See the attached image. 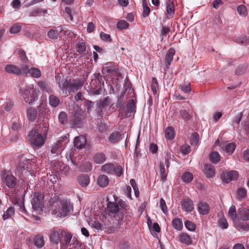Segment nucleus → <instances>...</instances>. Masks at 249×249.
I'll use <instances>...</instances> for the list:
<instances>
[{
    "instance_id": "1",
    "label": "nucleus",
    "mask_w": 249,
    "mask_h": 249,
    "mask_svg": "<svg viewBox=\"0 0 249 249\" xmlns=\"http://www.w3.org/2000/svg\"><path fill=\"white\" fill-rule=\"evenodd\" d=\"M107 208L110 213H117L114 217L118 221L119 224H120L123 219L129 221L131 218L128 206L124 201L120 200L118 204L109 202L107 204Z\"/></svg>"
},
{
    "instance_id": "2",
    "label": "nucleus",
    "mask_w": 249,
    "mask_h": 249,
    "mask_svg": "<svg viewBox=\"0 0 249 249\" xmlns=\"http://www.w3.org/2000/svg\"><path fill=\"white\" fill-rule=\"evenodd\" d=\"M48 129V127L45 125L41 129L31 130L28 135L29 142L35 147L42 146L46 140Z\"/></svg>"
},
{
    "instance_id": "3",
    "label": "nucleus",
    "mask_w": 249,
    "mask_h": 249,
    "mask_svg": "<svg viewBox=\"0 0 249 249\" xmlns=\"http://www.w3.org/2000/svg\"><path fill=\"white\" fill-rule=\"evenodd\" d=\"M56 207L53 213L59 217H65L73 211V207L70 200L62 199L56 202Z\"/></svg>"
},
{
    "instance_id": "4",
    "label": "nucleus",
    "mask_w": 249,
    "mask_h": 249,
    "mask_svg": "<svg viewBox=\"0 0 249 249\" xmlns=\"http://www.w3.org/2000/svg\"><path fill=\"white\" fill-rule=\"evenodd\" d=\"M20 93L26 103L31 104L37 99V90L33 84H30L22 89Z\"/></svg>"
},
{
    "instance_id": "5",
    "label": "nucleus",
    "mask_w": 249,
    "mask_h": 249,
    "mask_svg": "<svg viewBox=\"0 0 249 249\" xmlns=\"http://www.w3.org/2000/svg\"><path fill=\"white\" fill-rule=\"evenodd\" d=\"M83 85V81L79 79L66 80L63 83H58L59 88L64 92L68 90L69 92H74L80 89Z\"/></svg>"
},
{
    "instance_id": "6",
    "label": "nucleus",
    "mask_w": 249,
    "mask_h": 249,
    "mask_svg": "<svg viewBox=\"0 0 249 249\" xmlns=\"http://www.w3.org/2000/svg\"><path fill=\"white\" fill-rule=\"evenodd\" d=\"M72 234L69 232L63 231H61V239L60 241V245L61 246H66L67 247H70L72 248L75 245L76 246L79 244L78 240L73 238L72 239Z\"/></svg>"
},
{
    "instance_id": "7",
    "label": "nucleus",
    "mask_w": 249,
    "mask_h": 249,
    "mask_svg": "<svg viewBox=\"0 0 249 249\" xmlns=\"http://www.w3.org/2000/svg\"><path fill=\"white\" fill-rule=\"evenodd\" d=\"M31 204L35 211H41L44 207V197L41 192H36L32 196Z\"/></svg>"
},
{
    "instance_id": "8",
    "label": "nucleus",
    "mask_w": 249,
    "mask_h": 249,
    "mask_svg": "<svg viewBox=\"0 0 249 249\" xmlns=\"http://www.w3.org/2000/svg\"><path fill=\"white\" fill-rule=\"evenodd\" d=\"M19 167L21 170H26L31 174V172L37 168V165L36 160L26 159L22 157V161L19 163Z\"/></svg>"
},
{
    "instance_id": "9",
    "label": "nucleus",
    "mask_w": 249,
    "mask_h": 249,
    "mask_svg": "<svg viewBox=\"0 0 249 249\" xmlns=\"http://www.w3.org/2000/svg\"><path fill=\"white\" fill-rule=\"evenodd\" d=\"M1 179L9 188H14L17 184V178L12 174L6 171L1 172Z\"/></svg>"
},
{
    "instance_id": "10",
    "label": "nucleus",
    "mask_w": 249,
    "mask_h": 249,
    "mask_svg": "<svg viewBox=\"0 0 249 249\" xmlns=\"http://www.w3.org/2000/svg\"><path fill=\"white\" fill-rule=\"evenodd\" d=\"M5 71L9 73H14L17 75L27 74L28 66L25 65L20 68L14 65H7L5 67Z\"/></svg>"
},
{
    "instance_id": "11",
    "label": "nucleus",
    "mask_w": 249,
    "mask_h": 249,
    "mask_svg": "<svg viewBox=\"0 0 249 249\" xmlns=\"http://www.w3.org/2000/svg\"><path fill=\"white\" fill-rule=\"evenodd\" d=\"M67 142L66 138H62L58 140L55 144L51 147V153L56 155L59 154L64 149Z\"/></svg>"
},
{
    "instance_id": "12",
    "label": "nucleus",
    "mask_w": 249,
    "mask_h": 249,
    "mask_svg": "<svg viewBox=\"0 0 249 249\" xmlns=\"http://www.w3.org/2000/svg\"><path fill=\"white\" fill-rule=\"evenodd\" d=\"M238 177V173L235 170L223 172L221 175V178L226 183H229L231 180H235Z\"/></svg>"
},
{
    "instance_id": "13",
    "label": "nucleus",
    "mask_w": 249,
    "mask_h": 249,
    "mask_svg": "<svg viewBox=\"0 0 249 249\" xmlns=\"http://www.w3.org/2000/svg\"><path fill=\"white\" fill-rule=\"evenodd\" d=\"M63 231V230H59L58 231L54 230H51L49 234L51 242L56 245L58 244V243H60L61 239V231Z\"/></svg>"
},
{
    "instance_id": "14",
    "label": "nucleus",
    "mask_w": 249,
    "mask_h": 249,
    "mask_svg": "<svg viewBox=\"0 0 249 249\" xmlns=\"http://www.w3.org/2000/svg\"><path fill=\"white\" fill-rule=\"evenodd\" d=\"M69 110L78 121H80L84 118L83 112L79 106L73 105L71 107H70Z\"/></svg>"
},
{
    "instance_id": "15",
    "label": "nucleus",
    "mask_w": 249,
    "mask_h": 249,
    "mask_svg": "<svg viewBox=\"0 0 249 249\" xmlns=\"http://www.w3.org/2000/svg\"><path fill=\"white\" fill-rule=\"evenodd\" d=\"M197 209L199 214L201 215H206L210 211L209 205L204 201L199 202L197 205Z\"/></svg>"
},
{
    "instance_id": "16",
    "label": "nucleus",
    "mask_w": 249,
    "mask_h": 249,
    "mask_svg": "<svg viewBox=\"0 0 249 249\" xmlns=\"http://www.w3.org/2000/svg\"><path fill=\"white\" fill-rule=\"evenodd\" d=\"M102 72L105 74L112 75L116 72V68L112 63H107L103 65Z\"/></svg>"
},
{
    "instance_id": "17",
    "label": "nucleus",
    "mask_w": 249,
    "mask_h": 249,
    "mask_svg": "<svg viewBox=\"0 0 249 249\" xmlns=\"http://www.w3.org/2000/svg\"><path fill=\"white\" fill-rule=\"evenodd\" d=\"M181 208L185 212L189 213L192 212L194 209L193 202L189 199H184L181 203Z\"/></svg>"
},
{
    "instance_id": "18",
    "label": "nucleus",
    "mask_w": 249,
    "mask_h": 249,
    "mask_svg": "<svg viewBox=\"0 0 249 249\" xmlns=\"http://www.w3.org/2000/svg\"><path fill=\"white\" fill-rule=\"evenodd\" d=\"M73 143L75 147L77 148L81 149L84 148L85 146L87 143V139L86 137L83 136L76 137L74 138Z\"/></svg>"
},
{
    "instance_id": "19",
    "label": "nucleus",
    "mask_w": 249,
    "mask_h": 249,
    "mask_svg": "<svg viewBox=\"0 0 249 249\" xmlns=\"http://www.w3.org/2000/svg\"><path fill=\"white\" fill-rule=\"evenodd\" d=\"M122 134L119 132H113L108 137V141L111 143H117L122 139Z\"/></svg>"
},
{
    "instance_id": "20",
    "label": "nucleus",
    "mask_w": 249,
    "mask_h": 249,
    "mask_svg": "<svg viewBox=\"0 0 249 249\" xmlns=\"http://www.w3.org/2000/svg\"><path fill=\"white\" fill-rule=\"evenodd\" d=\"M175 53V50L173 48H170L166 54L165 63L168 69L173 61V56Z\"/></svg>"
},
{
    "instance_id": "21",
    "label": "nucleus",
    "mask_w": 249,
    "mask_h": 249,
    "mask_svg": "<svg viewBox=\"0 0 249 249\" xmlns=\"http://www.w3.org/2000/svg\"><path fill=\"white\" fill-rule=\"evenodd\" d=\"M238 216L242 220H249V209L241 208L238 209Z\"/></svg>"
},
{
    "instance_id": "22",
    "label": "nucleus",
    "mask_w": 249,
    "mask_h": 249,
    "mask_svg": "<svg viewBox=\"0 0 249 249\" xmlns=\"http://www.w3.org/2000/svg\"><path fill=\"white\" fill-rule=\"evenodd\" d=\"M238 218L237 220L233 222V225L235 228L239 231H247L249 229V225L239 221Z\"/></svg>"
},
{
    "instance_id": "23",
    "label": "nucleus",
    "mask_w": 249,
    "mask_h": 249,
    "mask_svg": "<svg viewBox=\"0 0 249 249\" xmlns=\"http://www.w3.org/2000/svg\"><path fill=\"white\" fill-rule=\"evenodd\" d=\"M93 160L97 164H102L106 160V155L102 152L97 153L94 155Z\"/></svg>"
},
{
    "instance_id": "24",
    "label": "nucleus",
    "mask_w": 249,
    "mask_h": 249,
    "mask_svg": "<svg viewBox=\"0 0 249 249\" xmlns=\"http://www.w3.org/2000/svg\"><path fill=\"white\" fill-rule=\"evenodd\" d=\"M178 238L180 242L187 245H191L192 243L191 237L186 233H181L179 235Z\"/></svg>"
},
{
    "instance_id": "25",
    "label": "nucleus",
    "mask_w": 249,
    "mask_h": 249,
    "mask_svg": "<svg viewBox=\"0 0 249 249\" xmlns=\"http://www.w3.org/2000/svg\"><path fill=\"white\" fill-rule=\"evenodd\" d=\"M204 172L207 178H212L215 175V169L213 165L207 164L205 165Z\"/></svg>"
},
{
    "instance_id": "26",
    "label": "nucleus",
    "mask_w": 249,
    "mask_h": 249,
    "mask_svg": "<svg viewBox=\"0 0 249 249\" xmlns=\"http://www.w3.org/2000/svg\"><path fill=\"white\" fill-rule=\"evenodd\" d=\"M109 182L108 177L105 175H100L97 178V184L101 187H106Z\"/></svg>"
},
{
    "instance_id": "27",
    "label": "nucleus",
    "mask_w": 249,
    "mask_h": 249,
    "mask_svg": "<svg viewBox=\"0 0 249 249\" xmlns=\"http://www.w3.org/2000/svg\"><path fill=\"white\" fill-rule=\"evenodd\" d=\"M27 116L30 121H34L36 118L37 111L35 108L29 107L27 109Z\"/></svg>"
},
{
    "instance_id": "28",
    "label": "nucleus",
    "mask_w": 249,
    "mask_h": 249,
    "mask_svg": "<svg viewBox=\"0 0 249 249\" xmlns=\"http://www.w3.org/2000/svg\"><path fill=\"white\" fill-rule=\"evenodd\" d=\"M29 73L30 75L34 78H38L41 75V72L39 69L36 68L32 67L29 69L28 66L27 73Z\"/></svg>"
},
{
    "instance_id": "29",
    "label": "nucleus",
    "mask_w": 249,
    "mask_h": 249,
    "mask_svg": "<svg viewBox=\"0 0 249 249\" xmlns=\"http://www.w3.org/2000/svg\"><path fill=\"white\" fill-rule=\"evenodd\" d=\"M114 164L111 163H107L101 166V170L102 172L107 174H112L114 169Z\"/></svg>"
},
{
    "instance_id": "30",
    "label": "nucleus",
    "mask_w": 249,
    "mask_h": 249,
    "mask_svg": "<svg viewBox=\"0 0 249 249\" xmlns=\"http://www.w3.org/2000/svg\"><path fill=\"white\" fill-rule=\"evenodd\" d=\"M63 30V27H58L56 30L52 29L48 33V36L52 39H56L58 36L59 33Z\"/></svg>"
},
{
    "instance_id": "31",
    "label": "nucleus",
    "mask_w": 249,
    "mask_h": 249,
    "mask_svg": "<svg viewBox=\"0 0 249 249\" xmlns=\"http://www.w3.org/2000/svg\"><path fill=\"white\" fill-rule=\"evenodd\" d=\"M77 51L82 56L86 54V46L85 43L79 41L76 45Z\"/></svg>"
},
{
    "instance_id": "32",
    "label": "nucleus",
    "mask_w": 249,
    "mask_h": 249,
    "mask_svg": "<svg viewBox=\"0 0 249 249\" xmlns=\"http://www.w3.org/2000/svg\"><path fill=\"white\" fill-rule=\"evenodd\" d=\"M165 137L166 139L172 140L174 138L175 133L174 128L172 127L169 126L165 130Z\"/></svg>"
},
{
    "instance_id": "33",
    "label": "nucleus",
    "mask_w": 249,
    "mask_h": 249,
    "mask_svg": "<svg viewBox=\"0 0 249 249\" xmlns=\"http://www.w3.org/2000/svg\"><path fill=\"white\" fill-rule=\"evenodd\" d=\"M78 182L82 187H86L89 183V177L86 175H81L78 178Z\"/></svg>"
},
{
    "instance_id": "34",
    "label": "nucleus",
    "mask_w": 249,
    "mask_h": 249,
    "mask_svg": "<svg viewBox=\"0 0 249 249\" xmlns=\"http://www.w3.org/2000/svg\"><path fill=\"white\" fill-rule=\"evenodd\" d=\"M228 216L230 218H231L233 222L237 220L239 218V217H237V216L236 208L234 206L232 205L230 208L228 212Z\"/></svg>"
},
{
    "instance_id": "35",
    "label": "nucleus",
    "mask_w": 249,
    "mask_h": 249,
    "mask_svg": "<svg viewBox=\"0 0 249 249\" xmlns=\"http://www.w3.org/2000/svg\"><path fill=\"white\" fill-rule=\"evenodd\" d=\"M34 244L38 248L42 247L44 245L43 236L41 235H37L34 239Z\"/></svg>"
},
{
    "instance_id": "36",
    "label": "nucleus",
    "mask_w": 249,
    "mask_h": 249,
    "mask_svg": "<svg viewBox=\"0 0 249 249\" xmlns=\"http://www.w3.org/2000/svg\"><path fill=\"white\" fill-rule=\"evenodd\" d=\"M172 224L173 227L178 231H181L183 228V223L181 220L177 218L172 220Z\"/></svg>"
},
{
    "instance_id": "37",
    "label": "nucleus",
    "mask_w": 249,
    "mask_h": 249,
    "mask_svg": "<svg viewBox=\"0 0 249 249\" xmlns=\"http://www.w3.org/2000/svg\"><path fill=\"white\" fill-rule=\"evenodd\" d=\"M193 179V174L189 172L184 173L181 176V179L183 182L188 183L192 181Z\"/></svg>"
},
{
    "instance_id": "38",
    "label": "nucleus",
    "mask_w": 249,
    "mask_h": 249,
    "mask_svg": "<svg viewBox=\"0 0 249 249\" xmlns=\"http://www.w3.org/2000/svg\"><path fill=\"white\" fill-rule=\"evenodd\" d=\"M38 85L43 91H46L48 93L52 92L51 87L46 82L40 81L38 82Z\"/></svg>"
},
{
    "instance_id": "39",
    "label": "nucleus",
    "mask_w": 249,
    "mask_h": 249,
    "mask_svg": "<svg viewBox=\"0 0 249 249\" xmlns=\"http://www.w3.org/2000/svg\"><path fill=\"white\" fill-rule=\"evenodd\" d=\"M49 104L53 107H56L60 103L59 99L53 95H52L49 97Z\"/></svg>"
},
{
    "instance_id": "40",
    "label": "nucleus",
    "mask_w": 249,
    "mask_h": 249,
    "mask_svg": "<svg viewBox=\"0 0 249 249\" xmlns=\"http://www.w3.org/2000/svg\"><path fill=\"white\" fill-rule=\"evenodd\" d=\"M237 12L242 17H246L248 15V11L244 5L241 4L237 7Z\"/></svg>"
},
{
    "instance_id": "41",
    "label": "nucleus",
    "mask_w": 249,
    "mask_h": 249,
    "mask_svg": "<svg viewBox=\"0 0 249 249\" xmlns=\"http://www.w3.org/2000/svg\"><path fill=\"white\" fill-rule=\"evenodd\" d=\"M247 192L246 189L240 188L237 191V197L238 199L242 200L247 196Z\"/></svg>"
},
{
    "instance_id": "42",
    "label": "nucleus",
    "mask_w": 249,
    "mask_h": 249,
    "mask_svg": "<svg viewBox=\"0 0 249 249\" xmlns=\"http://www.w3.org/2000/svg\"><path fill=\"white\" fill-rule=\"evenodd\" d=\"M15 213V210L13 207H9L7 211L4 212L2 218L4 220H5L9 218H10L11 216H12Z\"/></svg>"
},
{
    "instance_id": "43",
    "label": "nucleus",
    "mask_w": 249,
    "mask_h": 249,
    "mask_svg": "<svg viewBox=\"0 0 249 249\" xmlns=\"http://www.w3.org/2000/svg\"><path fill=\"white\" fill-rule=\"evenodd\" d=\"M220 156L217 152H213L210 155V160L214 163H217L220 160Z\"/></svg>"
},
{
    "instance_id": "44",
    "label": "nucleus",
    "mask_w": 249,
    "mask_h": 249,
    "mask_svg": "<svg viewBox=\"0 0 249 249\" xmlns=\"http://www.w3.org/2000/svg\"><path fill=\"white\" fill-rule=\"evenodd\" d=\"M47 106L46 102H42L40 104L38 107V112L40 115H43L44 114L46 113L48 111Z\"/></svg>"
},
{
    "instance_id": "45",
    "label": "nucleus",
    "mask_w": 249,
    "mask_h": 249,
    "mask_svg": "<svg viewBox=\"0 0 249 249\" xmlns=\"http://www.w3.org/2000/svg\"><path fill=\"white\" fill-rule=\"evenodd\" d=\"M129 23H128L125 20H121L118 22L117 27L118 29L122 30L127 29L129 27Z\"/></svg>"
},
{
    "instance_id": "46",
    "label": "nucleus",
    "mask_w": 249,
    "mask_h": 249,
    "mask_svg": "<svg viewBox=\"0 0 249 249\" xmlns=\"http://www.w3.org/2000/svg\"><path fill=\"white\" fill-rule=\"evenodd\" d=\"M236 145L233 142L229 143L225 146V150L229 154H231L234 151Z\"/></svg>"
},
{
    "instance_id": "47",
    "label": "nucleus",
    "mask_w": 249,
    "mask_h": 249,
    "mask_svg": "<svg viewBox=\"0 0 249 249\" xmlns=\"http://www.w3.org/2000/svg\"><path fill=\"white\" fill-rule=\"evenodd\" d=\"M219 226L223 229H227L228 227V223L226 218L224 216L220 218L218 221Z\"/></svg>"
},
{
    "instance_id": "48",
    "label": "nucleus",
    "mask_w": 249,
    "mask_h": 249,
    "mask_svg": "<svg viewBox=\"0 0 249 249\" xmlns=\"http://www.w3.org/2000/svg\"><path fill=\"white\" fill-rule=\"evenodd\" d=\"M159 88V84L157 79L155 77L152 78L151 83V90L154 94H156L157 89Z\"/></svg>"
},
{
    "instance_id": "49",
    "label": "nucleus",
    "mask_w": 249,
    "mask_h": 249,
    "mask_svg": "<svg viewBox=\"0 0 249 249\" xmlns=\"http://www.w3.org/2000/svg\"><path fill=\"white\" fill-rule=\"evenodd\" d=\"M142 16L143 17H146L149 16L150 13V9L148 6L146 4V0H143L142 2Z\"/></svg>"
},
{
    "instance_id": "50",
    "label": "nucleus",
    "mask_w": 249,
    "mask_h": 249,
    "mask_svg": "<svg viewBox=\"0 0 249 249\" xmlns=\"http://www.w3.org/2000/svg\"><path fill=\"white\" fill-rule=\"evenodd\" d=\"M199 141V135L196 133L192 134L190 139V143L192 145H196Z\"/></svg>"
},
{
    "instance_id": "51",
    "label": "nucleus",
    "mask_w": 249,
    "mask_h": 249,
    "mask_svg": "<svg viewBox=\"0 0 249 249\" xmlns=\"http://www.w3.org/2000/svg\"><path fill=\"white\" fill-rule=\"evenodd\" d=\"M160 175L161 179L163 181L166 179L167 173L165 172L164 165L163 163H160Z\"/></svg>"
},
{
    "instance_id": "52",
    "label": "nucleus",
    "mask_w": 249,
    "mask_h": 249,
    "mask_svg": "<svg viewBox=\"0 0 249 249\" xmlns=\"http://www.w3.org/2000/svg\"><path fill=\"white\" fill-rule=\"evenodd\" d=\"M135 102L133 99L129 100L127 104V109L129 112H132L135 109Z\"/></svg>"
},
{
    "instance_id": "53",
    "label": "nucleus",
    "mask_w": 249,
    "mask_h": 249,
    "mask_svg": "<svg viewBox=\"0 0 249 249\" xmlns=\"http://www.w3.org/2000/svg\"><path fill=\"white\" fill-rule=\"evenodd\" d=\"M89 225L92 228L97 230H101L102 228L100 223L96 220H90L89 222Z\"/></svg>"
},
{
    "instance_id": "54",
    "label": "nucleus",
    "mask_w": 249,
    "mask_h": 249,
    "mask_svg": "<svg viewBox=\"0 0 249 249\" xmlns=\"http://www.w3.org/2000/svg\"><path fill=\"white\" fill-rule=\"evenodd\" d=\"M185 227L190 231H194L196 230V225L193 223L192 222L187 220L185 222Z\"/></svg>"
},
{
    "instance_id": "55",
    "label": "nucleus",
    "mask_w": 249,
    "mask_h": 249,
    "mask_svg": "<svg viewBox=\"0 0 249 249\" xmlns=\"http://www.w3.org/2000/svg\"><path fill=\"white\" fill-rule=\"evenodd\" d=\"M167 12L170 15H173L174 14V8L173 3L169 1V2L167 4L166 7Z\"/></svg>"
},
{
    "instance_id": "56",
    "label": "nucleus",
    "mask_w": 249,
    "mask_h": 249,
    "mask_svg": "<svg viewBox=\"0 0 249 249\" xmlns=\"http://www.w3.org/2000/svg\"><path fill=\"white\" fill-rule=\"evenodd\" d=\"M181 90L184 93H189L191 91V87L190 83H184L180 86Z\"/></svg>"
},
{
    "instance_id": "57",
    "label": "nucleus",
    "mask_w": 249,
    "mask_h": 249,
    "mask_svg": "<svg viewBox=\"0 0 249 249\" xmlns=\"http://www.w3.org/2000/svg\"><path fill=\"white\" fill-rule=\"evenodd\" d=\"M242 115H243L242 112H240L233 119L232 124H233L234 127H237L238 125L239 124L241 120Z\"/></svg>"
},
{
    "instance_id": "58",
    "label": "nucleus",
    "mask_w": 249,
    "mask_h": 249,
    "mask_svg": "<svg viewBox=\"0 0 249 249\" xmlns=\"http://www.w3.org/2000/svg\"><path fill=\"white\" fill-rule=\"evenodd\" d=\"M113 173L118 176L120 177L122 175L123 173V168L120 165H114V169Z\"/></svg>"
},
{
    "instance_id": "59",
    "label": "nucleus",
    "mask_w": 249,
    "mask_h": 249,
    "mask_svg": "<svg viewBox=\"0 0 249 249\" xmlns=\"http://www.w3.org/2000/svg\"><path fill=\"white\" fill-rule=\"evenodd\" d=\"M67 118V114L64 112H61L60 113L58 116V119L59 122L62 124H64L66 122Z\"/></svg>"
},
{
    "instance_id": "60",
    "label": "nucleus",
    "mask_w": 249,
    "mask_h": 249,
    "mask_svg": "<svg viewBox=\"0 0 249 249\" xmlns=\"http://www.w3.org/2000/svg\"><path fill=\"white\" fill-rule=\"evenodd\" d=\"M100 36L101 39L107 42H111V38L109 35L105 34L103 32H101L100 34Z\"/></svg>"
},
{
    "instance_id": "61",
    "label": "nucleus",
    "mask_w": 249,
    "mask_h": 249,
    "mask_svg": "<svg viewBox=\"0 0 249 249\" xmlns=\"http://www.w3.org/2000/svg\"><path fill=\"white\" fill-rule=\"evenodd\" d=\"M191 151V147L187 144L183 145L180 147L181 152L185 155L188 154Z\"/></svg>"
},
{
    "instance_id": "62",
    "label": "nucleus",
    "mask_w": 249,
    "mask_h": 249,
    "mask_svg": "<svg viewBox=\"0 0 249 249\" xmlns=\"http://www.w3.org/2000/svg\"><path fill=\"white\" fill-rule=\"evenodd\" d=\"M149 229L152 234L153 232H159L160 230L159 224L157 223H154V224L152 226L149 227Z\"/></svg>"
},
{
    "instance_id": "63",
    "label": "nucleus",
    "mask_w": 249,
    "mask_h": 249,
    "mask_svg": "<svg viewBox=\"0 0 249 249\" xmlns=\"http://www.w3.org/2000/svg\"><path fill=\"white\" fill-rule=\"evenodd\" d=\"M160 208L162 211L163 212V213H166L167 212L168 210L165 201L163 198L160 199Z\"/></svg>"
},
{
    "instance_id": "64",
    "label": "nucleus",
    "mask_w": 249,
    "mask_h": 249,
    "mask_svg": "<svg viewBox=\"0 0 249 249\" xmlns=\"http://www.w3.org/2000/svg\"><path fill=\"white\" fill-rule=\"evenodd\" d=\"M180 114L182 118L185 120H188L191 118V115L185 110H180Z\"/></svg>"
}]
</instances>
